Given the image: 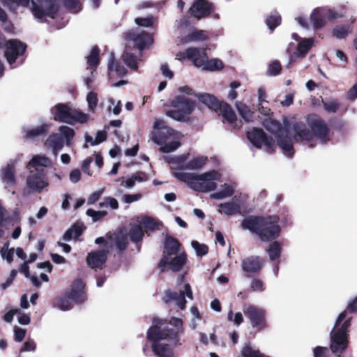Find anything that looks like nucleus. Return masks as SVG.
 Returning <instances> with one entry per match:
<instances>
[{
  "label": "nucleus",
  "instance_id": "35",
  "mask_svg": "<svg viewBox=\"0 0 357 357\" xmlns=\"http://www.w3.org/2000/svg\"><path fill=\"white\" fill-rule=\"evenodd\" d=\"M194 95L196 97H197L200 102L206 105L208 108L213 109L216 112L218 111V108L220 105V102H219L214 96L208 93H201Z\"/></svg>",
  "mask_w": 357,
  "mask_h": 357
},
{
  "label": "nucleus",
  "instance_id": "27",
  "mask_svg": "<svg viewBox=\"0 0 357 357\" xmlns=\"http://www.w3.org/2000/svg\"><path fill=\"white\" fill-rule=\"evenodd\" d=\"M107 252L99 250L91 252L87 256V264L93 269L102 268L107 260Z\"/></svg>",
  "mask_w": 357,
  "mask_h": 357
},
{
  "label": "nucleus",
  "instance_id": "48",
  "mask_svg": "<svg viewBox=\"0 0 357 357\" xmlns=\"http://www.w3.org/2000/svg\"><path fill=\"white\" fill-rule=\"evenodd\" d=\"M146 231H153L157 229H160V226L162 225L160 222H158L151 217H144L142 221Z\"/></svg>",
  "mask_w": 357,
  "mask_h": 357
},
{
  "label": "nucleus",
  "instance_id": "19",
  "mask_svg": "<svg viewBox=\"0 0 357 357\" xmlns=\"http://www.w3.org/2000/svg\"><path fill=\"white\" fill-rule=\"evenodd\" d=\"M247 136L250 143L257 148L260 149L264 145L266 151H270L274 145L273 139L267 137L261 129L254 128L247 132Z\"/></svg>",
  "mask_w": 357,
  "mask_h": 357
},
{
  "label": "nucleus",
  "instance_id": "24",
  "mask_svg": "<svg viewBox=\"0 0 357 357\" xmlns=\"http://www.w3.org/2000/svg\"><path fill=\"white\" fill-rule=\"evenodd\" d=\"M264 264L263 259L258 256H250L243 259L242 269L248 273H258Z\"/></svg>",
  "mask_w": 357,
  "mask_h": 357
},
{
  "label": "nucleus",
  "instance_id": "28",
  "mask_svg": "<svg viewBox=\"0 0 357 357\" xmlns=\"http://www.w3.org/2000/svg\"><path fill=\"white\" fill-rule=\"evenodd\" d=\"M52 164V160L42 155H36L28 162L26 168L31 171H40L43 167H50Z\"/></svg>",
  "mask_w": 357,
  "mask_h": 357
},
{
  "label": "nucleus",
  "instance_id": "62",
  "mask_svg": "<svg viewBox=\"0 0 357 357\" xmlns=\"http://www.w3.org/2000/svg\"><path fill=\"white\" fill-rule=\"evenodd\" d=\"M227 319L229 321H233L236 326H239L243 321V317L241 312H236L234 315L231 310L229 312Z\"/></svg>",
  "mask_w": 357,
  "mask_h": 357
},
{
  "label": "nucleus",
  "instance_id": "9",
  "mask_svg": "<svg viewBox=\"0 0 357 357\" xmlns=\"http://www.w3.org/2000/svg\"><path fill=\"white\" fill-rule=\"evenodd\" d=\"M263 125L269 132L275 135L278 146L282 150L283 153L289 158L294 155L292 139L289 137L290 130L282 128L280 123L271 119H266Z\"/></svg>",
  "mask_w": 357,
  "mask_h": 357
},
{
  "label": "nucleus",
  "instance_id": "15",
  "mask_svg": "<svg viewBox=\"0 0 357 357\" xmlns=\"http://www.w3.org/2000/svg\"><path fill=\"white\" fill-rule=\"evenodd\" d=\"M342 14L338 13L335 9L327 7L314 8L310 15V22L314 30L319 29L325 26L326 20H334L342 17Z\"/></svg>",
  "mask_w": 357,
  "mask_h": 357
},
{
  "label": "nucleus",
  "instance_id": "16",
  "mask_svg": "<svg viewBox=\"0 0 357 357\" xmlns=\"http://www.w3.org/2000/svg\"><path fill=\"white\" fill-rule=\"evenodd\" d=\"M243 312L254 330L261 331L266 328V310L264 309L249 305L244 307Z\"/></svg>",
  "mask_w": 357,
  "mask_h": 357
},
{
  "label": "nucleus",
  "instance_id": "12",
  "mask_svg": "<svg viewBox=\"0 0 357 357\" xmlns=\"http://www.w3.org/2000/svg\"><path fill=\"white\" fill-rule=\"evenodd\" d=\"M158 133L152 140L160 146V151L162 153H171L177 150L180 146V140L182 137L181 132L177 131H168Z\"/></svg>",
  "mask_w": 357,
  "mask_h": 357
},
{
  "label": "nucleus",
  "instance_id": "55",
  "mask_svg": "<svg viewBox=\"0 0 357 357\" xmlns=\"http://www.w3.org/2000/svg\"><path fill=\"white\" fill-rule=\"evenodd\" d=\"M98 96L93 91H90L86 96V102L88 105L89 111L94 112L98 105Z\"/></svg>",
  "mask_w": 357,
  "mask_h": 357
},
{
  "label": "nucleus",
  "instance_id": "5",
  "mask_svg": "<svg viewBox=\"0 0 357 357\" xmlns=\"http://www.w3.org/2000/svg\"><path fill=\"white\" fill-rule=\"evenodd\" d=\"M307 122L311 130L302 122L293 124L291 129L296 140L310 141L314 136L320 144H325L329 142V128L323 119L317 116H311Z\"/></svg>",
  "mask_w": 357,
  "mask_h": 357
},
{
  "label": "nucleus",
  "instance_id": "61",
  "mask_svg": "<svg viewBox=\"0 0 357 357\" xmlns=\"http://www.w3.org/2000/svg\"><path fill=\"white\" fill-rule=\"evenodd\" d=\"M109 109L112 111L114 115H119L121 112V100H118L115 102L113 98H110L109 100Z\"/></svg>",
  "mask_w": 357,
  "mask_h": 357
},
{
  "label": "nucleus",
  "instance_id": "64",
  "mask_svg": "<svg viewBox=\"0 0 357 357\" xmlns=\"http://www.w3.org/2000/svg\"><path fill=\"white\" fill-rule=\"evenodd\" d=\"M141 198L142 195L140 193L134 195L125 194L121 196V201L126 204H131L139 201Z\"/></svg>",
  "mask_w": 357,
  "mask_h": 357
},
{
  "label": "nucleus",
  "instance_id": "18",
  "mask_svg": "<svg viewBox=\"0 0 357 357\" xmlns=\"http://www.w3.org/2000/svg\"><path fill=\"white\" fill-rule=\"evenodd\" d=\"M126 38L128 41H132L140 51L153 43L152 36L139 28L128 32Z\"/></svg>",
  "mask_w": 357,
  "mask_h": 357
},
{
  "label": "nucleus",
  "instance_id": "25",
  "mask_svg": "<svg viewBox=\"0 0 357 357\" xmlns=\"http://www.w3.org/2000/svg\"><path fill=\"white\" fill-rule=\"evenodd\" d=\"M190 10L194 17L200 19L209 15L212 10V3L206 0H197L194 2Z\"/></svg>",
  "mask_w": 357,
  "mask_h": 357
},
{
  "label": "nucleus",
  "instance_id": "38",
  "mask_svg": "<svg viewBox=\"0 0 357 357\" xmlns=\"http://www.w3.org/2000/svg\"><path fill=\"white\" fill-rule=\"evenodd\" d=\"M3 5L12 12H15L18 7H28L31 0H1Z\"/></svg>",
  "mask_w": 357,
  "mask_h": 357
},
{
  "label": "nucleus",
  "instance_id": "57",
  "mask_svg": "<svg viewBox=\"0 0 357 357\" xmlns=\"http://www.w3.org/2000/svg\"><path fill=\"white\" fill-rule=\"evenodd\" d=\"M135 23L139 26L150 27L154 25L155 18L153 16L146 17H137L135 20Z\"/></svg>",
  "mask_w": 357,
  "mask_h": 357
},
{
  "label": "nucleus",
  "instance_id": "29",
  "mask_svg": "<svg viewBox=\"0 0 357 357\" xmlns=\"http://www.w3.org/2000/svg\"><path fill=\"white\" fill-rule=\"evenodd\" d=\"M50 128V123L43 122L37 126L24 130V137L28 139L35 140L38 137L45 135Z\"/></svg>",
  "mask_w": 357,
  "mask_h": 357
},
{
  "label": "nucleus",
  "instance_id": "41",
  "mask_svg": "<svg viewBox=\"0 0 357 357\" xmlns=\"http://www.w3.org/2000/svg\"><path fill=\"white\" fill-rule=\"evenodd\" d=\"M314 41V40L312 38L302 39L297 47L298 56L303 57L312 47Z\"/></svg>",
  "mask_w": 357,
  "mask_h": 357
},
{
  "label": "nucleus",
  "instance_id": "26",
  "mask_svg": "<svg viewBox=\"0 0 357 357\" xmlns=\"http://www.w3.org/2000/svg\"><path fill=\"white\" fill-rule=\"evenodd\" d=\"M186 56L197 67L203 66L206 59V54L204 48L189 47L186 50Z\"/></svg>",
  "mask_w": 357,
  "mask_h": 357
},
{
  "label": "nucleus",
  "instance_id": "11",
  "mask_svg": "<svg viewBox=\"0 0 357 357\" xmlns=\"http://www.w3.org/2000/svg\"><path fill=\"white\" fill-rule=\"evenodd\" d=\"M50 183L47 171H29L26 178L24 194L41 193L47 190Z\"/></svg>",
  "mask_w": 357,
  "mask_h": 357
},
{
  "label": "nucleus",
  "instance_id": "63",
  "mask_svg": "<svg viewBox=\"0 0 357 357\" xmlns=\"http://www.w3.org/2000/svg\"><path fill=\"white\" fill-rule=\"evenodd\" d=\"M241 86L238 82L234 81L230 84V89L228 92L227 97L229 100H234L238 97V93L236 91Z\"/></svg>",
  "mask_w": 357,
  "mask_h": 357
},
{
  "label": "nucleus",
  "instance_id": "22",
  "mask_svg": "<svg viewBox=\"0 0 357 357\" xmlns=\"http://www.w3.org/2000/svg\"><path fill=\"white\" fill-rule=\"evenodd\" d=\"M84 283L79 279L75 280L70 287L68 293V297L77 304H81L86 300V296L84 291Z\"/></svg>",
  "mask_w": 357,
  "mask_h": 357
},
{
  "label": "nucleus",
  "instance_id": "44",
  "mask_svg": "<svg viewBox=\"0 0 357 357\" xmlns=\"http://www.w3.org/2000/svg\"><path fill=\"white\" fill-rule=\"evenodd\" d=\"M223 67V63L220 60L218 59L208 60L207 56L206 59L204 61V65L200 66V68H202L204 70L211 71L218 70L222 69Z\"/></svg>",
  "mask_w": 357,
  "mask_h": 357
},
{
  "label": "nucleus",
  "instance_id": "20",
  "mask_svg": "<svg viewBox=\"0 0 357 357\" xmlns=\"http://www.w3.org/2000/svg\"><path fill=\"white\" fill-rule=\"evenodd\" d=\"M186 261V255L181 253L174 257L163 256L158 264V268L164 271L167 267L174 272L179 271Z\"/></svg>",
  "mask_w": 357,
  "mask_h": 357
},
{
  "label": "nucleus",
  "instance_id": "2",
  "mask_svg": "<svg viewBox=\"0 0 357 357\" xmlns=\"http://www.w3.org/2000/svg\"><path fill=\"white\" fill-rule=\"evenodd\" d=\"M31 12L38 23H46L57 29L68 22V18L60 12L59 0H31Z\"/></svg>",
  "mask_w": 357,
  "mask_h": 357
},
{
  "label": "nucleus",
  "instance_id": "31",
  "mask_svg": "<svg viewBox=\"0 0 357 357\" xmlns=\"http://www.w3.org/2000/svg\"><path fill=\"white\" fill-rule=\"evenodd\" d=\"M94 8L99 7L100 0H91ZM63 6L69 12L76 14L82 10V6L79 0H62Z\"/></svg>",
  "mask_w": 357,
  "mask_h": 357
},
{
  "label": "nucleus",
  "instance_id": "50",
  "mask_svg": "<svg viewBox=\"0 0 357 357\" xmlns=\"http://www.w3.org/2000/svg\"><path fill=\"white\" fill-rule=\"evenodd\" d=\"M53 305L62 311H67L72 308V304L70 298H58L54 301Z\"/></svg>",
  "mask_w": 357,
  "mask_h": 357
},
{
  "label": "nucleus",
  "instance_id": "46",
  "mask_svg": "<svg viewBox=\"0 0 357 357\" xmlns=\"http://www.w3.org/2000/svg\"><path fill=\"white\" fill-rule=\"evenodd\" d=\"M124 63L132 70H137V58L132 53L129 52L128 47L126 48L125 52L122 56Z\"/></svg>",
  "mask_w": 357,
  "mask_h": 357
},
{
  "label": "nucleus",
  "instance_id": "45",
  "mask_svg": "<svg viewBox=\"0 0 357 357\" xmlns=\"http://www.w3.org/2000/svg\"><path fill=\"white\" fill-rule=\"evenodd\" d=\"M82 233V227L75 225L65 232L63 236V239L66 241H69L72 239H76L81 236Z\"/></svg>",
  "mask_w": 357,
  "mask_h": 357
},
{
  "label": "nucleus",
  "instance_id": "37",
  "mask_svg": "<svg viewBox=\"0 0 357 357\" xmlns=\"http://www.w3.org/2000/svg\"><path fill=\"white\" fill-rule=\"evenodd\" d=\"M114 56L113 53H111L109 55V59L108 61V74L109 76L111 77L113 72H115L116 74L119 77H123L126 73V69L125 67L119 65H116L114 63Z\"/></svg>",
  "mask_w": 357,
  "mask_h": 357
},
{
  "label": "nucleus",
  "instance_id": "4",
  "mask_svg": "<svg viewBox=\"0 0 357 357\" xmlns=\"http://www.w3.org/2000/svg\"><path fill=\"white\" fill-rule=\"evenodd\" d=\"M280 219L277 215L248 216L241 223L243 229L256 234L262 241H269L278 238L281 231Z\"/></svg>",
  "mask_w": 357,
  "mask_h": 357
},
{
  "label": "nucleus",
  "instance_id": "40",
  "mask_svg": "<svg viewBox=\"0 0 357 357\" xmlns=\"http://www.w3.org/2000/svg\"><path fill=\"white\" fill-rule=\"evenodd\" d=\"M269 259L271 261L278 260L281 255L282 245L278 241H273L270 245L267 250Z\"/></svg>",
  "mask_w": 357,
  "mask_h": 357
},
{
  "label": "nucleus",
  "instance_id": "53",
  "mask_svg": "<svg viewBox=\"0 0 357 357\" xmlns=\"http://www.w3.org/2000/svg\"><path fill=\"white\" fill-rule=\"evenodd\" d=\"M0 252H1V257L3 259L6 260V261L8 263L12 262L13 257L14 255V249L13 248L9 249V243L8 242H6L3 244Z\"/></svg>",
  "mask_w": 357,
  "mask_h": 357
},
{
  "label": "nucleus",
  "instance_id": "13",
  "mask_svg": "<svg viewBox=\"0 0 357 357\" xmlns=\"http://www.w3.org/2000/svg\"><path fill=\"white\" fill-rule=\"evenodd\" d=\"M26 45L21 41L12 39L7 41L4 54L11 68H16L23 63V55Z\"/></svg>",
  "mask_w": 357,
  "mask_h": 357
},
{
  "label": "nucleus",
  "instance_id": "59",
  "mask_svg": "<svg viewBox=\"0 0 357 357\" xmlns=\"http://www.w3.org/2000/svg\"><path fill=\"white\" fill-rule=\"evenodd\" d=\"M323 106L326 111L329 113H335L340 106V103L337 100L331 99L323 101Z\"/></svg>",
  "mask_w": 357,
  "mask_h": 357
},
{
  "label": "nucleus",
  "instance_id": "51",
  "mask_svg": "<svg viewBox=\"0 0 357 357\" xmlns=\"http://www.w3.org/2000/svg\"><path fill=\"white\" fill-rule=\"evenodd\" d=\"M28 264V262L24 261L20 268V271L24 273L26 278H29L34 286L38 287L40 286V282L36 276L30 275Z\"/></svg>",
  "mask_w": 357,
  "mask_h": 357
},
{
  "label": "nucleus",
  "instance_id": "3",
  "mask_svg": "<svg viewBox=\"0 0 357 357\" xmlns=\"http://www.w3.org/2000/svg\"><path fill=\"white\" fill-rule=\"evenodd\" d=\"M348 311L351 313L357 312V296L348 304L347 309L339 314L331 332L330 348L337 356H340L348 346V332L351 320V317L347 316Z\"/></svg>",
  "mask_w": 357,
  "mask_h": 357
},
{
  "label": "nucleus",
  "instance_id": "1",
  "mask_svg": "<svg viewBox=\"0 0 357 357\" xmlns=\"http://www.w3.org/2000/svg\"><path fill=\"white\" fill-rule=\"evenodd\" d=\"M183 321L179 318L172 317L167 324L162 320L154 318L153 326L147 331V338L153 342L151 348L157 357H174L173 349L167 344L162 343L166 340L174 347L181 346L184 342Z\"/></svg>",
  "mask_w": 357,
  "mask_h": 357
},
{
  "label": "nucleus",
  "instance_id": "56",
  "mask_svg": "<svg viewBox=\"0 0 357 357\" xmlns=\"http://www.w3.org/2000/svg\"><path fill=\"white\" fill-rule=\"evenodd\" d=\"M281 22V17L278 13L270 15L266 19V24L271 30H273L280 25Z\"/></svg>",
  "mask_w": 357,
  "mask_h": 357
},
{
  "label": "nucleus",
  "instance_id": "52",
  "mask_svg": "<svg viewBox=\"0 0 357 357\" xmlns=\"http://www.w3.org/2000/svg\"><path fill=\"white\" fill-rule=\"evenodd\" d=\"M129 236L132 241L135 243L140 241L144 236L142 227L139 225L133 226L129 231Z\"/></svg>",
  "mask_w": 357,
  "mask_h": 357
},
{
  "label": "nucleus",
  "instance_id": "34",
  "mask_svg": "<svg viewBox=\"0 0 357 357\" xmlns=\"http://www.w3.org/2000/svg\"><path fill=\"white\" fill-rule=\"evenodd\" d=\"M180 244L178 241L171 236L165 239L163 256L171 257L176 255L178 252Z\"/></svg>",
  "mask_w": 357,
  "mask_h": 357
},
{
  "label": "nucleus",
  "instance_id": "8",
  "mask_svg": "<svg viewBox=\"0 0 357 357\" xmlns=\"http://www.w3.org/2000/svg\"><path fill=\"white\" fill-rule=\"evenodd\" d=\"M75 131L68 126H61L57 132H52L44 142L45 149L56 156L64 146L70 147L73 144Z\"/></svg>",
  "mask_w": 357,
  "mask_h": 357
},
{
  "label": "nucleus",
  "instance_id": "42",
  "mask_svg": "<svg viewBox=\"0 0 357 357\" xmlns=\"http://www.w3.org/2000/svg\"><path fill=\"white\" fill-rule=\"evenodd\" d=\"M207 161V157L197 156L188 162L186 169L189 170L201 169Z\"/></svg>",
  "mask_w": 357,
  "mask_h": 357
},
{
  "label": "nucleus",
  "instance_id": "21",
  "mask_svg": "<svg viewBox=\"0 0 357 357\" xmlns=\"http://www.w3.org/2000/svg\"><path fill=\"white\" fill-rule=\"evenodd\" d=\"M188 154H183L176 157L163 156L162 159L171 165V169L173 176L178 180V174H191L190 172H184L186 169L188 163Z\"/></svg>",
  "mask_w": 357,
  "mask_h": 357
},
{
  "label": "nucleus",
  "instance_id": "30",
  "mask_svg": "<svg viewBox=\"0 0 357 357\" xmlns=\"http://www.w3.org/2000/svg\"><path fill=\"white\" fill-rule=\"evenodd\" d=\"M236 188V183H224L220 185V188L211 194V198L214 199H224L231 197Z\"/></svg>",
  "mask_w": 357,
  "mask_h": 357
},
{
  "label": "nucleus",
  "instance_id": "60",
  "mask_svg": "<svg viewBox=\"0 0 357 357\" xmlns=\"http://www.w3.org/2000/svg\"><path fill=\"white\" fill-rule=\"evenodd\" d=\"M206 38V33L204 31H196L188 34V41H196L205 40Z\"/></svg>",
  "mask_w": 357,
  "mask_h": 357
},
{
  "label": "nucleus",
  "instance_id": "36",
  "mask_svg": "<svg viewBox=\"0 0 357 357\" xmlns=\"http://www.w3.org/2000/svg\"><path fill=\"white\" fill-rule=\"evenodd\" d=\"M235 107L241 117L246 122L252 121L254 119V112L245 103L237 101L235 102Z\"/></svg>",
  "mask_w": 357,
  "mask_h": 357
},
{
  "label": "nucleus",
  "instance_id": "14",
  "mask_svg": "<svg viewBox=\"0 0 357 357\" xmlns=\"http://www.w3.org/2000/svg\"><path fill=\"white\" fill-rule=\"evenodd\" d=\"M185 298L193 299V294L189 283H185L183 288H179L178 291L167 289L165 291L163 301L167 304L174 303L181 310L185 307Z\"/></svg>",
  "mask_w": 357,
  "mask_h": 357
},
{
  "label": "nucleus",
  "instance_id": "7",
  "mask_svg": "<svg viewBox=\"0 0 357 357\" xmlns=\"http://www.w3.org/2000/svg\"><path fill=\"white\" fill-rule=\"evenodd\" d=\"M53 119L69 125L84 124L90 119L88 114L73 107L70 102L58 103L51 109Z\"/></svg>",
  "mask_w": 357,
  "mask_h": 357
},
{
  "label": "nucleus",
  "instance_id": "32",
  "mask_svg": "<svg viewBox=\"0 0 357 357\" xmlns=\"http://www.w3.org/2000/svg\"><path fill=\"white\" fill-rule=\"evenodd\" d=\"M220 114L230 124L235 123L236 121V115L231 107L225 102H220L218 108Z\"/></svg>",
  "mask_w": 357,
  "mask_h": 357
},
{
  "label": "nucleus",
  "instance_id": "43",
  "mask_svg": "<svg viewBox=\"0 0 357 357\" xmlns=\"http://www.w3.org/2000/svg\"><path fill=\"white\" fill-rule=\"evenodd\" d=\"M86 59L88 68H96L99 64V50L98 47H93Z\"/></svg>",
  "mask_w": 357,
  "mask_h": 357
},
{
  "label": "nucleus",
  "instance_id": "6",
  "mask_svg": "<svg viewBox=\"0 0 357 357\" xmlns=\"http://www.w3.org/2000/svg\"><path fill=\"white\" fill-rule=\"evenodd\" d=\"M177 176L178 181L185 183L190 188L200 192L214 191L220 178V174L216 170L199 174H178Z\"/></svg>",
  "mask_w": 357,
  "mask_h": 357
},
{
  "label": "nucleus",
  "instance_id": "49",
  "mask_svg": "<svg viewBox=\"0 0 357 357\" xmlns=\"http://www.w3.org/2000/svg\"><path fill=\"white\" fill-rule=\"evenodd\" d=\"M153 127L155 131L152 133V137H154L158 133L160 132L164 131V132H165L166 131H168V132H170V131H175L174 130L168 127L166 125L165 121L160 119H158L155 121ZM163 134L165 135L166 133Z\"/></svg>",
  "mask_w": 357,
  "mask_h": 357
},
{
  "label": "nucleus",
  "instance_id": "33",
  "mask_svg": "<svg viewBox=\"0 0 357 357\" xmlns=\"http://www.w3.org/2000/svg\"><path fill=\"white\" fill-rule=\"evenodd\" d=\"M236 198V197H234L232 202L220 204L218 205V211L227 216L240 213L241 206L234 201V199Z\"/></svg>",
  "mask_w": 357,
  "mask_h": 357
},
{
  "label": "nucleus",
  "instance_id": "23",
  "mask_svg": "<svg viewBox=\"0 0 357 357\" xmlns=\"http://www.w3.org/2000/svg\"><path fill=\"white\" fill-rule=\"evenodd\" d=\"M18 160L20 159L16 158L13 161H11L10 163L8 164L7 166L3 168L1 171V178L2 183L8 190L13 189L16 183V178L15 176V165Z\"/></svg>",
  "mask_w": 357,
  "mask_h": 357
},
{
  "label": "nucleus",
  "instance_id": "58",
  "mask_svg": "<svg viewBox=\"0 0 357 357\" xmlns=\"http://www.w3.org/2000/svg\"><path fill=\"white\" fill-rule=\"evenodd\" d=\"M86 215L92 218L93 222H96L103 219L107 214L106 211H95L89 208L86 211Z\"/></svg>",
  "mask_w": 357,
  "mask_h": 357
},
{
  "label": "nucleus",
  "instance_id": "39",
  "mask_svg": "<svg viewBox=\"0 0 357 357\" xmlns=\"http://www.w3.org/2000/svg\"><path fill=\"white\" fill-rule=\"evenodd\" d=\"M241 353L243 357H268L261 353L258 349L252 346L250 343L244 344Z\"/></svg>",
  "mask_w": 357,
  "mask_h": 357
},
{
  "label": "nucleus",
  "instance_id": "10",
  "mask_svg": "<svg viewBox=\"0 0 357 357\" xmlns=\"http://www.w3.org/2000/svg\"><path fill=\"white\" fill-rule=\"evenodd\" d=\"M172 109L166 112V115L178 121H187L195 109V102L190 98L178 96L172 102Z\"/></svg>",
  "mask_w": 357,
  "mask_h": 357
},
{
  "label": "nucleus",
  "instance_id": "54",
  "mask_svg": "<svg viewBox=\"0 0 357 357\" xmlns=\"http://www.w3.org/2000/svg\"><path fill=\"white\" fill-rule=\"evenodd\" d=\"M191 246L195 250L197 256L202 257L206 255L208 252V248L206 245L199 243L197 241H192Z\"/></svg>",
  "mask_w": 357,
  "mask_h": 357
},
{
  "label": "nucleus",
  "instance_id": "17",
  "mask_svg": "<svg viewBox=\"0 0 357 357\" xmlns=\"http://www.w3.org/2000/svg\"><path fill=\"white\" fill-rule=\"evenodd\" d=\"M96 244L105 243V247L107 249V253L109 249L116 247L119 251H123L127 248L128 238L126 234L123 231L118 232L109 233L107 235V238L104 237H98L96 239Z\"/></svg>",
  "mask_w": 357,
  "mask_h": 357
},
{
  "label": "nucleus",
  "instance_id": "47",
  "mask_svg": "<svg viewBox=\"0 0 357 357\" xmlns=\"http://www.w3.org/2000/svg\"><path fill=\"white\" fill-rule=\"evenodd\" d=\"M350 32L351 27L349 25H340L333 29L332 35L337 39H344Z\"/></svg>",
  "mask_w": 357,
  "mask_h": 357
}]
</instances>
